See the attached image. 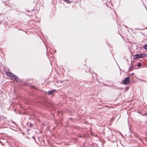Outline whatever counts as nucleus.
I'll return each instance as SVG.
<instances>
[{
    "mask_svg": "<svg viewBox=\"0 0 147 147\" xmlns=\"http://www.w3.org/2000/svg\"><path fill=\"white\" fill-rule=\"evenodd\" d=\"M4 118V117L3 116H0V120L1 119V118L3 119Z\"/></svg>",
    "mask_w": 147,
    "mask_h": 147,
    "instance_id": "nucleus-12",
    "label": "nucleus"
},
{
    "mask_svg": "<svg viewBox=\"0 0 147 147\" xmlns=\"http://www.w3.org/2000/svg\"><path fill=\"white\" fill-rule=\"evenodd\" d=\"M141 81H143L144 82H145V81H144V80H141Z\"/></svg>",
    "mask_w": 147,
    "mask_h": 147,
    "instance_id": "nucleus-14",
    "label": "nucleus"
},
{
    "mask_svg": "<svg viewBox=\"0 0 147 147\" xmlns=\"http://www.w3.org/2000/svg\"><path fill=\"white\" fill-rule=\"evenodd\" d=\"M146 54H137V56L138 57V59L139 58H144V57H145L146 56Z\"/></svg>",
    "mask_w": 147,
    "mask_h": 147,
    "instance_id": "nucleus-3",
    "label": "nucleus"
},
{
    "mask_svg": "<svg viewBox=\"0 0 147 147\" xmlns=\"http://www.w3.org/2000/svg\"><path fill=\"white\" fill-rule=\"evenodd\" d=\"M134 59H138V57L137 56V54L134 56Z\"/></svg>",
    "mask_w": 147,
    "mask_h": 147,
    "instance_id": "nucleus-9",
    "label": "nucleus"
},
{
    "mask_svg": "<svg viewBox=\"0 0 147 147\" xmlns=\"http://www.w3.org/2000/svg\"><path fill=\"white\" fill-rule=\"evenodd\" d=\"M106 86H109V85H106Z\"/></svg>",
    "mask_w": 147,
    "mask_h": 147,
    "instance_id": "nucleus-16",
    "label": "nucleus"
},
{
    "mask_svg": "<svg viewBox=\"0 0 147 147\" xmlns=\"http://www.w3.org/2000/svg\"><path fill=\"white\" fill-rule=\"evenodd\" d=\"M29 126L30 127H32L33 126V125L32 123H30L29 124Z\"/></svg>",
    "mask_w": 147,
    "mask_h": 147,
    "instance_id": "nucleus-10",
    "label": "nucleus"
},
{
    "mask_svg": "<svg viewBox=\"0 0 147 147\" xmlns=\"http://www.w3.org/2000/svg\"><path fill=\"white\" fill-rule=\"evenodd\" d=\"M63 1L68 3H70L72 2V1H70L69 0H63Z\"/></svg>",
    "mask_w": 147,
    "mask_h": 147,
    "instance_id": "nucleus-7",
    "label": "nucleus"
},
{
    "mask_svg": "<svg viewBox=\"0 0 147 147\" xmlns=\"http://www.w3.org/2000/svg\"><path fill=\"white\" fill-rule=\"evenodd\" d=\"M133 68V65H132V64L131 63V65H130V67H129V68L128 71H131L132 70V69Z\"/></svg>",
    "mask_w": 147,
    "mask_h": 147,
    "instance_id": "nucleus-5",
    "label": "nucleus"
},
{
    "mask_svg": "<svg viewBox=\"0 0 147 147\" xmlns=\"http://www.w3.org/2000/svg\"><path fill=\"white\" fill-rule=\"evenodd\" d=\"M138 67H141V63H138Z\"/></svg>",
    "mask_w": 147,
    "mask_h": 147,
    "instance_id": "nucleus-11",
    "label": "nucleus"
},
{
    "mask_svg": "<svg viewBox=\"0 0 147 147\" xmlns=\"http://www.w3.org/2000/svg\"><path fill=\"white\" fill-rule=\"evenodd\" d=\"M112 137L113 138V140H111L113 142H115L116 141V139H115V136L113 135H112Z\"/></svg>",
    "mask_w": 147,
    "mask_h": 147,
    "instance_id": "nucleus-6",
    "label": "nucleus"
},
{
    "mask_svg": "<svg viewBox=\"0 0 147 147\" xmlns=\"http://www.w3.org/2000/svg\"><path fill=\"white\" fill-rule=\"evenodd\" d=\"M129 82V77H127L123 80V84L125 85L128 84Z\"/></svg>",
    "mask_w": 147,
    "mask_h": 147,
    "instance_id": "nucleus-2",
    "label": "nucleus"
},
{
    "mask_svg": "<svg viewBox=\"0 0 147 147\" xmlns=\"http://www.w3.org/2000/svg\"><path fill=\"white\" fill-rule=\"evenodd\" d=\"M55 91V90H50L48 92V94L49 95H51L54 93Z\"/></svg>",
    "mask_w": 147,
    "mask_h": 147,
    "instance_id": "nucleus-4",
    "label": "nucleus"
},
{
    "mask_svg": "<svg viewBox=\"0 0 147 147\" xmlns=\"http://www.w3.org/2000/svg\"><path fill=\"white\" fill-rule=\"evenodd\" d=\"M7 75L9 77H11L12 80H14L18 82H21L22 81L17 76L15 75L12 73L10 72H6Z\"/></svg>",
    "mask_w": 147,
    "mask_h": 147,
    "instance_id": "nucleus-1",
    "label": "nucleus"
},
{
    "mask_svg": "<svg viewBox=\"0 0 147 147\" xmlns=\"http://www.w3.org/2000/svg\"><path fill=\"white\" fill-rule=\"evenodd\" d=\"M143 48L146 50H147V44L144 45L143 46Z\"/></svg>",
    "mask_w": 147,
    "mask_h": 147,
    "instance_id": "nucleus-8",
    "label": "nucleus"
},
{
    "mask_svg": "<svg viewBox=\"0 0 147 147\" xmlns=\"http://www.w3.org/2000/svg\"><path fill=\"white\" fill-rule=\"evenodd\" d=\"M0 144H1V145H2V143H1V141L0 140Z\"/></svg>",
    "mask_w": 147,
    "mask_h": 147,
    "instance_id": "nucleus-13",
    "label": "nucleus"
},
{
    "mask_svg": "<svg viewBox=\"0 0 147 147\" xmlns=\"http://www.w3.org/2000/svg\"><path fill=\"white\" fill-rule=\"evenodd\" d=\"M34 138V136H33V137H32V138Z\"/></svg>",
    "mask_w": 147,
    "mask_h": 147,
    "instance_id": "nucleus-15",
    "label": "nucleus"
}]
</instances>
